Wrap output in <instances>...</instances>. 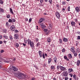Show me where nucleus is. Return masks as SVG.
Wrapping results in <instances>:
<instances>
[{
	"label": "nucleus",
	"instance_id": "de8ad7c7",
	"mask_svg": "<svg viewBox=\"0 0 80 80\" xmlns=\"http://www.w3.org/2000/svg\"><path fill=\"white\" fill-rule=\"evenodd\" d=\"M70 6H68V11H70Z\"/></svg>",
	"mask_w": 80,
	"mask_h": 80
},
{
	"label": "nucleus",
	"instance_id": "5fc2aeb1",
	"mask_svg": "<svg viewBox=\"0 0 80 80\" xmlns=\"http://www.w3.org/2000/svg\"><path fill=\"white\" fill-rule=\"evenodd\" d=\"M35 80V78H32L31 79V80Z\"/></svg>",
	"mask_w": 80,
	"mask_h": 80
},
{
	"label": "nucleus",
	"instance_id": "473e14b6",
	"mask_svg": "<svg viewBox=\"0 0 80 80\" xmlns=\"http://www.w3.org/2000/svg\"><path fill=\"white\" fill-rule=\"evenodd\" d=\"M4 62L6 63H9V61H6L5 60H4Z\"/></svg>",
	"mask_w": 80,
	"mask_h": 80
},
{
	"label": "nucleus",
	"instance_id": "a211bd4d",
	"mask_svg": "<svg viewBox=\"0 0 80 80\" xmlns=\"http://www.w3.org/2000/svg\"><path fill=\"white\" fill-rule=\"evenodd\" d=\"M51 62H52V59L51 58H50L48 59V64H50Z\"/></svg>",
	"mask_w": 80,
	"mask_h": 80
},
{
	"label": "nucleus",
	"instance_id": "37998d69",
	"mask_svg": "<svg viewBox=\"0 0 80 80\" xmlns=\"http://www.w3.org/2000/svg\"><path fill=\"white\" fill-rule=\"evenodd\" d=\"M7 18H10V15H8L7 16Z\"/></svg>",
	"mask_w": 80,
	"mask_h": 80
},
{
	"label": "nucleus",
	"instance_id": "c756f323",
	"mask_svg": "<svg viewBox=\"0 0 80 80\" xmlns=\"http://www.w3.org/2000/svg\"><path fill=\"white\" fill-rule=\"evenodd\" d=\"M16 46L17 47H19V45H18V44L16 43Z\"/></svg>",
	"mask_w": 80,
	"mask_h": 80
},
{
	"label": "nucleus",
	"instance_id": "a18cd8bd",
	"mask_svg": "<svg viewBox=\"0 0 80 80\" xmlns=\"http://www.w3.org/2000/svg\"><path fill=\"white\" fill-rule=\"evenodd\" d=\"M41 27H42L43 28H45L46 27L45 26V25H43L42 26H41Z\"/></svg>",
	"mask_w": 80,
	"mask_h": 80
},
{
	"label": "nucleus",
	"instance_id": "58836bf2",
	"mask_svg": "<svg viewBox=\"0 0 80 80\" xmlns=\"http://www.w3.org/2000/svg\"><path fill=\"white\" fill-rule=\"evenodd\" d=\"M42 57L43 58H45V54H44V53H42Z\"/></svg>",
	"mask_w": 80,
	"mask_h": 80
},
{
	"label": "nucleus",
	"instance_id": "774afa93",
	"mask_svg": "<svg viewBox=\"0 0 80 80\" xmlns=\"http://www.w3.org/2000/svg\"><path fill=\"white\" fill-rule=\"evenodd\" d=\"M79 57L80 58V53L79 54Z\"/></svg>",
	"mask_w": 80,
	"mask_h": 80
},
{
	"label": "nucleus",
	"instance_id": "1a4fd4ad",
	"mask_svg": "<svg viewBox=\"0 0 80 80\" xmlns=\"http://www.w3.org/2000/svg\"><path fill=\"white\" fill-rule=\"evenodd\" d=\"M71 25L72 26V27H73V26H75V22L73 21H72L71 22Z\"/></svg>",
	"mask_w": 80,
	"mask_h": 80
},
{
	"label": "nucleus",
	"instance_id": "b1692460",
	"mask_svg": "<svg viewBox=\"0 0 80 80\" xmlns=\"http://www.w3.org/2000/svg\"><path fill=\"white\" fill-rule=\"evenodd\" d=\"M3 37L5 38L6 39H8V37L7 36H4Z\"/></svg>",
	"mask_w": 80,
	"mask_h": 80
},
{
	"label": "nucleus",
	"instance_id": "69168bd1",
	"mask_svg": "<svg viewBox=\"0 0 80 80\" xmlns=\"http://www.w3.org/2000/svg\"><path fill=\"white\" fill-rule=\"evenodd\" d=\"M57 7H59V5H58V4H57Z\"/></svg>",
	"mask_w": 80,
	"mask_h": 80
},
{
	"label": "nucleus",
	"instance_id": "680f3d73",
	"mask_svg": "<svg viewBox=\"0 0 80 80\" xmlns=\"http://www.w3.org/2000/svg\"><path fill=\"white\" fill-rule=\"evenodd\" d=\"M3 42H4V43H5V44H6V43L7 42H6V41H3Z\"/></svg>",
	"mask_w": 80,
	"mask_h": 80
},
{
	"label": "nucleus",
	"instance_id": "864d4df0",
	"mask_svg": "<svg viewBox=\"0 0 80 80\" xmlns=\"http://www.w3.org/2000/svg\"><path fill=\"white\" fill-rule=\"evenodd\" d=\"M40 2L41 3H42L43 2V0H40Z\"/></svg>",
	"mask_w": 80,
	"mask_h": 80
},
{
	"label": "nucleus",
	"instance_id": "2f4dec72",
	"mask_svg": "<svg viewBox=\"0 0 80 80\" xmlns=\"http://www.w3.org/2000/svg\"><path fill=\"white\" fill-rule=\"evenodd\" d=\"M8 22H11L12 23V20L10 19H9Z\"/></svg>",
	"mask_w": 80,
	"mask_h": 80
},
{
	"label": "nucleus",
	"instance_id": "3c124183",
	"mask_svg": "<svg viewBox=\"0 0 80 80\" xmlns=\"http://www.w3.org/2000/svg\"><path fill=\"white\" fill-rule=\"evenodd\" d=\"M66 3L65 2H62V4H63V5H65Z\"/></svg>",
	"mask_w": 80,
	"mask_h": 80
},
{
	"label": "nucleus",
	"instance_id": "f3484780",
	"mask_svg": "<svg viewBox=\"0 0 80 80\" xmlns=\"http://www.w3.org/2000/svg\"><path fill=\"white\" fill-rule=\"evenodd\" d=\"M68 70V72H69V73H70V72H72L73 71V69H72V68H69Z\"/></svg>",
	"mask_w": 80,
	"mask_h": 80
},
{
	"label": "nucleus",
	"instance_id": "c9c22d12",
	"mask_svg": "<svg viewBox=\"0 0 80 80\" xmlns=\"http://www.w3.org/2000/svg\"><path fill=\"white\" fill-rule=\"evenodd\" d=\"M12 22H15V19H12Z\"/></svg>",
	"mask_w": 80,
	"mask_h": 80
},
{
	"label": "nucleus",
	"instance_id": "ddd939ff",
	"mask_svg": "<svg viewBox=\"0 0 80 80\" xmlns=\"http://www.w3.org/2000/svg\"><path fill=\"white\" fill-rule=\"evenodd\" d=\"M39 54V55L40 57H42V51H38Z\"/></svg>",
	"mask_w": 80,
	"mask_h": 80
},
{
	"label": "nucleus",
	"instance_id": "13d9d810",
	"mask_svg": "<svg viewBox=\"0 0 80 80\" xmlns=\"http://www.w3.org/2000/svg\"><path fill=\"white\" fill-rule=\"evenodd\" d=\"M3 43V42L2 41H0V44H2Z\"/></svg>",
	"mask_w": 80,
	"mask_h": 80
},
{
	"label": "nucleus",
	"instance_id": "4d7b16f0",
	"mask_svg": "<svg viewBox=\"0 0 80 80\" xmlns=\"http://www.w3.org/2000/svg\"><path fill=\"white\" fill-rule=\"evenodd\" d=\"M10 39H13V38H12V36H10Z\"/></svg>",
	"mask_w": 80,
	"mask_h": 80
},
{
	"label": "nucleus",
	"instance_id": "f257e3e1",
	"mask_svg": "<svg viewBox=\"0 0 80 80\" xmlns=\"http://www.w3.org/2000/svg\"><path fill=\"white\" fill-rule=\"evenodd\" d=\"M14 76L16 77H18L19 79H25L27 77V75L24 74L22 72H19V73H15L14 74Z\"/></svg>",
	"mask_w": 80,
	"mask_h": 80
},
{
	"label": "nucleus",
	"instance_id": "e433bc0d",
	"mask_svg": "<svg viewBox=\"0 0 80 80\" xmlns=\"http://www.w3.org/2000/svg\"><path fill=\"white\" fill-rule=\"evenodd\" d=\"M69 75L71 77H73V74L72 73L69 74Z\"/></svg>",
	"mask_w": 80,
	"mask_h": 80
},
{
	"label": "nucleus",
	"instance_id": "39448f33",
	"mask_svg": "<svg viewBox=\"0 0 80 80\" xmlns=\"http://www.w3.org/2000/svg\"><path fill=\"white\" fill-rule=\"evenodd\" d=\"M10 28L12 31H14L15 29V26H14V25H12L10 27Z\"/></svg>",
	"mask_w": 80,
	"mask_h": 80
},
{
	"label": "nucleus",
	"instance_id": "f03ea898",
	"mask_svg": "<svg viewBox=\"0 0 80 80\" xmlns=\"http://www.w3.org/2000/svg\"><path fill=\"white\" fill-rule=\"evenodd\" d=\"M28 45H30L31 47H33L34 46L33 43V42L31 41V40H30L29 39H28Z\"/></svg>",
	"mask_w": 80,
	"mask_h": 80
},
{
	"label": "nucleus",
	"instance_id": "4c0bfd02",
	"mask_svg": "<svg viewBox=\"0 0 80 80\" xmlns=\"http://www.w3.org/2000/svg\"><path fill=\"white\" fill-rule=\"evenodd\" d=\"M77 43L76 44V46H77L78 44V41H76Z\"/></svg>",
	"mask_w": 80,
	"mask_h": 80
},
{
	"label": "nucleus",
	"instance_id": "72a5a7b5",
	"mask_svg": "<svg viewBox=\"0 0 80 80\" xmlns=\"http://www.w3.org/2000/svg\"><path fill=\"white\" fill-rule=\"evenodd\" d=\"M77 52H80V50H79V49L77 48Z\"/></svg>",
	"mask_w": 80,
	"mask_h": 80
},
{
	"label": "nucleus",
	"instance_id": "5701e85b",
	"mask_svg": "<svg viewBox=\"0 0 80 80\" xmlns=\"http://www.w3.org/2000/svg\"><path fill=\"white\" fill-rule=\"evenodd\" d=\"M53 60H54V62H55V63H57V58H56V57H55L53 58Z\"/></svg>",
	"mask_w": 80,
	"mask_h": 80
},
{
	"label": "nucleus",
	"instance_id": "49530a36",
	"mask_svg": "<svg viewBox=\"0 0 80 80\" xmlns=\"http://www.w3.org/2000/svg\"><path fill=\"white\" fill-rule=\"evenodd\" d=\"M77 38L78 40H80V36H78V38Z\"/></svg>",
	"mask_w": 80,
	"mask_h": 80
},
{
	"label": "nucleus",
	"instance_id": "9b49d317",
	"mask_svg": "<svg viewBox=\"0 0 80 80\" xmlns=\"http://www.w3.org/2000/svg\"><path fill=\"white\" fill-rule=\"evenodd\" d=\"M14 36L16 39H18V34H15Z\"/></svg>",
	"mask_w": 80,
	"mask_h": 80
},
{
	"label": "nucleus",
	"instance_id": "052dcab7",
	"mask_svg": "<svg viewBox=\"0 0 80 80\" xmlns=\"http://www.w3.org/2000/svg\"><path fill=\"white\" fill-rule=\"evenodd\" d=\"M18 32V31L17 30H15V32Z\"/></svg>",
	"mask_w": 80,
	"mask_h": 80
},
{
	"label": "nucleus",
	"instance_id": "79ce46f5",
	"mask_svg": "<svg viewBox=\"0 0 80 80\" xmlns=\"http://www.w3.org/2000/svg\"><path fill=\"white\" fill-rule=\"evenodd\" d=\"M40 43L38 42L37 44V46L38 47V46H40Z\"/></svg>",
	"mask_w": 80,
	"mask_h": 80
},
{
	"label": "nucleus",
	"instance_id": "2eb2a0df",
	"mask_svg": "<svg viewBox=\"0 0 80 80\" xmlns=\"http://www.w3.org/2000/svg\"><path fill=\"white\" fill-rule=\"evenodd\" d=\"M80 61L79 60H78L77 61V65L78 66V67H79V65H80Z\"/></svg>",
	"mask_w": 80,
	"mask_h": 80
},
{
	"label": "nucleus",
	"instance_id": "8fccbe9b",
	"mask_svg": "<svg viewBox=\"0 0 80 80\" xmlns=\"http://www.w3.org/2000/svg\"><path fill=\"white\" fill-rule=\"evenodd\" d=\"M60 66H58L57 67V69H59V68H60Z\"/></svg>",
	"mask_w": 80,
	"mask_h": 80
},
{
	"label": "nucleus",
	"instance_id": "20e7f679",
	"mask_svg": "<svg viewBox=\"0 0 80 80\" xmlns=\"http://www.w3.org/2000/svg\"><path fill=\"white\" fill-rule=\"evenodd\" d=\"M60 69L61 70H62V71H65V70H66V68L65 67H64L63 66H60Z\"/></svg>",
	"mask_w": 80,
	"mask_h": 80
},
{
	"label": "nucleus",
	"instance_id": "a19ab883",
	"mask_svg": "<svg viewBox=\"0 0 80 80\" xmlns=\"http://www.w3.org/2000/svg\"><path fill=\"white\" fill-rule=\"evenodd\" d=\"M62 11L63 12H65V8H63Z\"/></svg>",
	"mask_w": 80,
	"mask_h": 80
},
{
	"label": "nucleus",
	"instance_id": "c03bdc74",
	"mask_svg": "<svg viewBox=\"0 0 80 80\" xmlns=\"http://www.w3.org/2000/svg\"><path fill=\"white\" fill-rule=\"evenodd\" d=\"M68 77H66L65 78V80H68Z\"/></svg>",
	"mask_w": 80,
	"mask_h": 80
},
{
	"label": "nucleus",
	"instance_id": "6e6d98bb",
	"mask_svg": "<svg viewBox=\"0 0 80 80\" xmlns=\"http://www.w3.org/2000/svg\"><path fill=\"white\" fill-rule=\"evenodd\" d=\"M25 20H26V21L27 22V21H28V18H26V19H25Z\"/></svg>",
	"mask_w": 80,
	"mask_h": 80
},
{
	"label": "nucleus",
	"instance_id": "4be33fe9",
	"mask_svg": "<svg viewBox=\"0 0 80 80\" xmlns=\"http://www.w3.org/2000/svg\"><path fill=\"white\" fill-rule=\"evenodd\" d=\"M74 53V56L75 57H77V52H76L75 51L74 53Z\"/></svg>",
	"mask_w": 80,
	"mask_h": 80
},
{
	"label": "nucleus",
	"instance_id": "338daca9",
	"mask_svg": "<svg viewBox=\"0 0 80 80\" xmlns=\"http://www.w3.org/2000/svg\"><path fill=\"white\" fill-rule=\"evenodd\" d=\"M78 34L80 35V32H77Z\"/></svg>",
	"mask_w": 80,
	"mask_h": 80
},
{
	"label": "nucleus",
	"instance_id": "6e6552de",
	"mask_svg": "<svg viewBox=\"0 0 80 80\" xmlns=\"http://www.w3.org/2000/svg\"><path fill=\"white\" fill-rule=\"evenodd\" d=\"M56 15L58 18H60V13H59L58 12H56Z\"/></svg>",
	"mask_w": 80,
	"mask_h": 80
},
{
	"label": "nucleus",
	"instance_id": "ea45409f",
	"mask_svg": "<svg viewBox=\"0 0 80 80\" xmlns=\"http://www.w3.org/2000/svg\"><path fill=\"white\" fill-rule=\"evenodd\" d=\"M32 18H30L29 20V22H32Z\"/></svg>",
	"mask_w": 80,
	"mask_h": 80
},
{
	"label": "nucleus",
	"instance_id": "e2e57ef3",
	"mask_svg": "<svg viewBox=\"0 0 80 80\" xmlns=\"http://www.w3.org/2000/svg\"><path fill=\"white\" fill-rule=\"evenodd\" d=\"M43 25V23H41L40 24V25H41V27Z\"/></svg>",
	"mask_w": 80,
	"mask_h": 80
},
{
	"label": "nucleus",
	"instance_id": "aec40b11",
	"mask_svg": "<svg viewBox=\"0 0 80 80\" xmlns=\"http://www.w3.org/2000/svg\"><path fill=\"white\" fill-rule=\"evenodd\" d=\"M64 58L65 59V60H67L68 61H69V59L68 58L67 56H64Z\"/></svg>",
	"mask_w": 80,
	"mask_h": 80
},
{
	"label": "nucleus",
	"instance_id": "6ab92c4d",
	"mask_svg": "<svg viewBox=\"0 0 80 80\" xmlns=\"http://www.w3.org/2000/svg\"><path fill=\"white\" fill-rule=\"evenodd\" d=\"M1 12H4V10H3V9H2V8H0V13H1Z\"/></svg>",
	"mask_w": 80,
	"mask_h": 80
},
{
	"label": "nucleus",
	"instance_id": "0e129e2a",
	"mask_svg": "<svg viewBox=\"0 0 80 80\" xmlns=\"http://www.w3.org/2000/svg\"><path fill=\"white\" fill-rule=\"evenodd\" d=\"M23 45H24V46H26V44H25L24 43H23Z\"/></svg>",
	"mask_w": 80,
	"mask_h": 80
},
{
	"label": "nucleus",
	"instance_id": "09e8293b",
	"mask_svg": "<svg viewBox=\"0 0 80 80\" xmlns=\"http://www.w3.org/2000/svg\"><path fill=\"white\" fill-rule=\"evenodd\" d=\"M62 52H64L65 51V48H63L62 50Z\"/></svg>",
	"mask_w": 80,
	"mask_h": 80
},
{
	"label": "nucleus",
	"instance_id": "bf43d9fd",
	"mask_svg": "<svg viewBox=\"0 0 80 80\" xmlns=\"http://www.w3.org/2000/svg\"><path fill=\"white\" fill-rule=\"evenodd\" d=\"M36 42H38V38L36 39Z\"/></svg>",
	"mask_w": 80,
	"mask_h": 80
},
{
	"label": "nucleus",
	"instance_id": "c85d7f7f",
	"mask_svg": "<svg viewBox=\"0 0 80 80\" xmlns=\"http://www.w3.org/2000/svg\"><path fill=\"white\" fill-rule=\"evenodd\" d=\"M47 41L48 42H50V38H48Z\"/></svg>",
	"mask_w": 80,
	"mask_h": 80
},
{
	"label": "nucleus",
	"instance_id": "9d476101",
	"mask_svg": "<svg viewBox=\"0 0 80 80\" xmlns=\"http://www.w3.org/2000/svg\"><path fill=\"white\" fill-rule=\"evenodd\" d=\"M12 67L13 68L14 71H17V70H18V68H17L15 67L12 66Z\"/></svg>",
	"mask_w": 80,
	"mask_h": 80
},
{
	"label": "nucleus",
	"instance_id": "4468645a",
	"mask_svg": "<svg viewBox=\"0 0 80 80\" xmlns=\"http://www.w3.org/2000/svg\"><path fill=\"white\" fill-rule=\"evenodd\" d=\"M63 41H64V42H68V39H67V38H63Z\"/></svg>",
	"mask_w": 80,
	"mask_h": 80
},
{
	"label": "nucleus",
	"instance_id": "dca6fc26",
	"mask_svg": "<svg viewBox=\"0 0 80 80\" xmlns=\"http://www.w3.org/2000/svg\"><path fill=\"white\" fill-rule=\"evenodd\" d=\"M68 58L69 59L72 58V56L71 54H69L68 55Z\"/></svg>",
	"mask_w": 80,
	"mask_h": 80
},
{
	"label": "nucleus",
	"instance_id": "412c9836",
	"mask_svg": "<svg viewBox=\"0 0 80 80\" xmlns=\"http://www.w3.org/2000/svg\"><path fill=\"white\" fill-rule=\"evenodd\" d=\"M10 13L12 14H13V10H12V8H10Z\"/></svg>",
	"mask_w": 80,
	"mask_h": 80
},
{
	"label": "nucleus",
	"instance_id": "f704fd0d",
	"mask_svg": "<svg viewBox=\"0 0 80 80\" xmlns=\"http://www.w3.org/2000/svg\"><path fill=\"white\" fill-rule=\"evenodd\" d=\"M44 32H47L48 31V29H44Z\"/></svg>",
	"mask_w": 80,
	"mask_h": 80
},
{
	"label": "nucleus",
	"instance_id": "7ed1b4c3",
	"mask_svg": "<svg viewBox=\"0 0 80 80\" xmlns=\"http://www.w3.org/2000/svg\"><path fill=\"white\" fill-rule=\"evenodd\" d=\"M64 77H67L68 76V72L67 71H64L62 73Z\"/></svg>",
	"mask_w": 80,
	"mask_h": 80
},
{
	"label": "nucleus",
	"instance_id": "393cba45",
	"mask_svg": "<svg viewBox=\"0 0 80 80\" xmlns=\"http://www.w3.org/2000/svg\"><path fill=\"white\" fill-rule=\"evenodd\" d=\"M76 77V76L75 74H74L73 75V77L74 79H77Z\"/></svg>",
	"mask_w": 80,
	"mask_h": 80
},
{
	"label": "nucleus",
	"instance_id": "a878e982",
	"mask_svg": "<svg viewBox=\"0 0 80 80\" xmlns=\"http://www.w3.org/2000/svg\"><path fill=\"white\" fill-rule=\"evenodd\" d=\"M51 68L52 70H53V69H54V68H55V67L53 66H51Z\"/></svg>",
	"mask_w": 80,
	"mask_h": 80
},
{
	"label": "nucleus",
	"instance_id": "0eeeda50",
	"mask_svg": "<svg viewBox=\"0 0 80 80\" xmlns=\"http://www.w3.org/2000/svg\"><path fill=\"white\" fill-rule=\"evenodd\" d=\"M71 50L73 53H75V48H74V47H72L71 48Z\"/></svg>",
	"mask_w": 80,
	"mask_h": 80
},
{
	"label": "nucleus",
	"instance_id": "f8f14e48",
	"mask_svg": "<svg viewBox=\"0 0 80 80\" xmlns=\"http://www.w3.org/2000/svg\"><path fill=\"white\" fill-rule=\"evenodd\" d=\"M43 18H41L39 21V23H42V22L43 21Z\"/></svg>",
	"mask_w": 80,
	"mask_h": 80
},
{
	"label": "nucleus",
	"instance_id": "7c9ffc66",
	"mask_svg": "<svg viewBox=\"0 0 80 80\" xmlns=\"http://www.w3.org/2000/svg\"><path fill=\"white\" fill-rule=\"evenodd\" d=\"M49 2H50L51 4H52V0H49Z\"/></svg>",
	"mask_w": 80,
	"mask_h": 80
},
{
	"label": "nucleus",
	"instance_id": "603ef678",
	"mask_svg": "<svg viewBox=\"0 0 80 80\" xmlns=\"http://www.w3.org/2000/svg\"><path fill=\"white\" fill-rule=\"evenodd\" d=\"M1 53H3V52H4V51L3 50H2L1 51Z\"/></svg>",
	"mask_w": 80,
	"mask_h": 80
},
{
	"label": "nucleus",
	"instance_id": "cd10ccee",
	"mask_svg": "<svg viewBox=\"0 0 80 80\" xmlns=\"http://www.w3.org/2000/svg\"><path fill=\"white\" fill-rule=\"evenodd\" d=\"M60 43H62V39H59Z\"/></svg>",
	"mask_w": 80,
	"mask_h": 80
},
{
	"label": "nucleus",
	"instance_id": "bb28decb",
	"mask_svg": "<svg viewBox=\"0 0 80 80\" xmlns=\"http://www.w3.org/2000/svg\"><path fill=\"white\" fill-rule=\"evenodd\" d=\"M0 3H1V4H3V2L2 0H0Z\"/></svg>",
	"mask_w": 80,
	"mask_h": 80
},
{
	"label": "nucleus",
	"instance_id": "423d86ee",
	"mask_svg": "<svg viewBox=\"0 0 80 80\" xmlns=\"http://www.w3.org/2000/svg\"><path fill=\"white\" fill-rule=\"evenodd\" d=\"M75 10L77 12H79L80 11V8L78 7H76L75 8Z\"/></svg>",
	"mask_w": 80,
	"mask_h": 80
}]
</instances>
